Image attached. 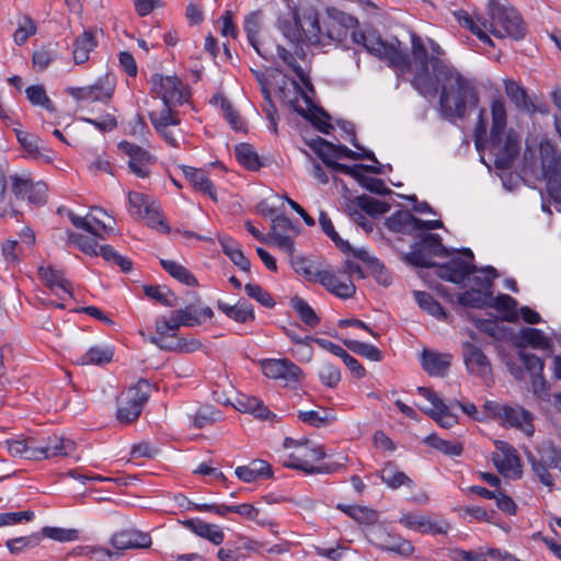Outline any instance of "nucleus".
<instances>
[{
  "mask_svg": "<svg viewBox=\"0 0 561 561\" xmlns=\"http://www.w3.org/2000/svg\"><path fill=\"white\" fill-rule=\"evenodd\" d=\"M518 357L525 366L526 370L533 377H542V371L545 367L543 360L535 354L526 353L524 351H519Z\"/></svg>",
  "mask_w": 561,
  "mask_h": 561,
  "instance_id": "obj_64",
  "label": "nucleus"
},
{
  "mask_svg": "<svg viewBox=\"0 0 561 561\" xmlns=\"http://www.w3.org/2000/svg\"><path fill=\"white\" fill-rule=\"evenodd\" d=\"M8 451L12 456H20L25 459L37 460V440L33 437L26 439H8L5 442Z\"/></svg>",
  "mask_w": 561,
  "mask_h": 561,
  "instance_id": "obj_29",
  "label": "nucleus"
},
{
  "mask_svg": "<svg viewBox=\"0 0 561 561\" xmlns=\"http://www.w3.org/2000/svg\"><path fill=\"white\" fill-rule=\"evenodd\" d=\"M278 28L290 43L297 44L302 39L304 25L297 12L290 19H280Z\"/></svg>",
  "mask_w": 561,
  "mask_h": 561,
  "instance_id": "obj_36",
  "label": "nucleus"
},
{
  "mask_svg": "<svg viewBox=\"0 0 561 561\" xmlns=\"http://www.w3.org/2000/svg\"><path fill=\"white\" fill-rule=\"evenodd\" d=\"M199 298H197L195 302H192L184 308L175 310V317L178 318V320H180L183 327L191 328L201 324V320L197 316V307L199 305Z\"/></svg>",
  "mask_w": 561,
  "mask_h": 561,
  "instance_id": "obj_61",
  "label": "nucleus"
},
{
  "mask_svg": "<svg viewBox=\"0 0 561 561\" xmlns=\"http://www.w3.org/2000/svg\"><path fill=\"white\" fill-rule=\"evenodd\" d=\"M432 55L428 56L422 38L416 33H411V56L414 61L416 71L411 80L412 87L423 96H436V85L434 79V60H440L450 64L443 58L444 49L433 39H428Z\"/></svg>",
  "mask_w": 561,
  "mask_h": 561,
  "instance_id": "obj_3",
  "label": "nucleus"
},
{
  "mask_svg": "<svg viewBox=\"0 0 561 561\" xmlns=\"http://www.w3.org/2000/svg\"><path fill=\"white\" fill-rule=\"evenodd\" d=\"M261 15L262 13L260 11L251 12L248 14L244 19L243 27L250 45L262 58L266 59L267 57L265 53L261 50L257 41V34L261 28Z\"/></svg>",
  "mask_w": 561,
  "mask_h": 561,
  "instance_id": "obj_33",
  "label": "nucleus"
},
{
  "mask_svg": "<svg viewBox=\"0 0 561 561\" xmlns=\"http://www.w3.org/2000/svg\"><path fill=\"white\" fill-rule=\"evenodd\" d=\"M462 352L465 364L470 373L481 377L486 376L490 373V362L478 346L470 342H465L462 344Z\"/></svg>",
  "mask_w": 561,
  "mask_h": 561,
  "instance_id": "obj_15",
  "label": "nucleus"
},
{
  "mask_svg": "<svg viewBox=\"0 0 561 561\" xmlns=\"http://www.w3.org/2000/svg\"><path fill=\"white\" fill-rule=\"evenodd\" d=\"M436 275L454 284H461L471 274L478 273V267L472 263L465 262L461 257H453L444 264H436Z\"/></svg>",
  "mask_w": 561,
  "mask_h": 561,
  "instance_id": "obj_11",
  "label": "nucleus"
},
{
  "mask_svg": "<svg viewBox=\"0 0 561 561\" xmlns=\"http://www.w3.org/2000/svg\"><path fill=\"white\" fill-rule=\"evenodd\" d=\"M234 154L238 162L247 170L257 171L262 163L254 147L248 142H241L236 146Z\"/></svg>",
  "mask_w": 561,
  "mask_h": 561,
  "instance_id": "obj_32",
  "label": "nucleus"
},
{
  "mask_svg": "<svg viewBox=\"0 0 561 561\" xmlns=\"http://www.w3.org/2000/svg\"><path fill=\"white\" fill-rule=\"evenodd\" d=\"M451 356L424 350L422 352V368L430 376L444 377L450 367Z\"/></svg>",
  "mask_w": 561,
  "mask_h": 561,
  "instance_id": "obj_18",
  "label": "nucleus"
},
{
  "mask_svg": "<svg viewBox=\"0 0 561 561\" xmlns=\"http://www.w3.org/2000/svg\"><path fill=\"white\" fill-rule=\"evenodd\" d=\"M489 20L481 21L482 26L495 37L510 36L514 39H522L526 35V25L512 7H505L497 0H489Z\"/></svg>",
  "mask_w": 561,
  "mask_h": 561,
  "instance_id": "obj_4",
  "label": "nucleus"
},
{
  "mask_svg": "<svg viewBox=\"0 0 561 561\" xmlns=\"http://www.w3.org/2000/svg\"><path fill=\"white\" fill-rule=\"evenodd\" d=\"M291 265L296 273L302 275L309 282L320 283L322 271L314 268L312 263L302 256H297L291 260Z\"/></svg>",
  "mask_w": 561,
  "mask_h": 561,
  "instance_id": "obj_53",
  "label": "nucleus"
},
{
  "mask_svg": "<svg viewBox=\"0 0 561 561\" xmlns=\"http://www.w3.org/2000/svg\"><path fill=\"white\" fill-rule=\"evenodd\" d=\"M351 203L356 205L362 211L373 217L383 215L390 210V205L388 203L375 199L365 194L354 197Z\"/></svg>",
  "mask_w": 561,
  "mask_h": 561,
  "instance_id": "obj_37",
  "label": "nucleus"
},
{
  "mask_svg": "<svg viewBox=\"0 0 561 561\" xmlns=\"http://www.w3.org/2000/svg\"><path fill=\"white\" fill-rule=\"evenodd\" d=\"M290 306L307 327L316 328L320 323V317L304 298L295 296L290 300Z\"/></svg>",
  "mask_w": 561,
  "mask_h": 561,
  "instance_id": "obj_38",
  "label": "nucleus"
},
{
  "mask_svg": "<svg viewBox=\"0 0 561 561\" xmlns=\"http://www.w3.org/2000/svg\"><path fill=\"white\" fill-rule=\"evenodd\" d=\"M538 461L550 468H557L561 462V450L557 449L551 443H543L538 448Z\"/></svg>",
  "mask_w": 561,
  "mask_h": 561,
  "instance_id": "obj_58",
  "label": "nucleus"
},
{
  "mask_svg": "<svg viewBox=\"0 0 561 561\" xmlns=\"http://www.w3.org/2000/svg\"><path fill=\"white\" fill-rule=\"evenodd\" d=\"M491 459L501 474L508 476V472H513L514 479L522 477L520 459L518 455L501 457L499 454H493Z\"/></svg>",
  "mask_w": 561,
  "mask_h": 561,
  "instance_id": "obj_39",
  "label": "nucleus"
},
{
  "mask_svg": "<svg viewBox=\"0 0 561 561\" xmlns=\"http://www.w3.org/2000/svg\"><path fill=\"white\" fill-rule=\"evenodd\" d=\"M42 540L39 533L32 534L31 536L16 537L9 539L5 542L7 548L12 554H18L26 548L36 547Z\"/></svg>",
  "mask_w": 561,
  "mask_h": 561,
  "instance_id": "obj_56",
  "label": "nucleus"
},
{
  "mask_svg": "<svg viewBox=\"0 0 561 561\" xmlns=\"http://www.w3.org/2000/svg\"><path fill=\"white\" fill-rule=\"evenodd\" d=\"M138 218L145 219L150 228L161 230L164 233L170 231L168 224L160 217V205L156 201H151L150 205H146L144 213Z\"/></svg>",
  "mask_w": 561,
  "mask_h": 561,
  "instance_id": "obj_44",
  "label": "nucleus"
},
{
  "mask_svg": "<svg viewBox=\"0 0 561 561\" xmlns=\"http://www.w3.org/2000/svg\"><path fill=\"white\" fill-rule=\"evenodd\" d=\"M231 313L230 319L240 323L251 322L255 319L253 306L244 299H239L238 302L233 305Z\"/></svg>",
  "mask_w": 561,
  "mask_h": 561,
  "instance_id": "obj_63",
  "label": "nucleus"
},
{
  "mask_svg": "<svg viewBox=\"0 0 561 561\" xmlns=\"http://www.w3.org/2000/svg\"><path fill=\"white\" fill-rule=\"evenodd\" d=\"M118 149L129 157L128 167L130 171L139 178L149 175L148 165L156 162V158L146 149L123 140L118 144Z\"/></svg>",
  "mask_w": 561,
  "mask_h": 561,
  "instance_id": "obj_10",
  "label": "nucleus"
},
{
  "mask_svg": "<svg viewBox=\"0 0 561 561\" xmlns=\"http://www.w3.org/2000/svg\"><path fill=\"white\" fill-rule=\"evenodd\" d=\"M185 179L197 192L208 195L214 202H217V192L213 182L208 179L205 171L188 165H181Z\"/></svg>",
  "mask_w": 561,
  "mask_h": 561,
  "instance_id": "obj_17",
  "label": "nucleus"
},
{
  "mask_svg": "<svg viewBox=\"0 0 561 561\" xmlns=\"http://www.w3.org/2000/svg\"><path fill=\"white\" fill-rule=\"evenodd\" d=\"M451 407H454V403L449 402V404L445 403V409H428L425 410L424 412L431 419H433L439 426L444 428H450L458 423V416L450 411Z\"/></svg>",
  "mask_w": 561,
  "mask_h": 561,
  "instance_id": "obj_50",
  "label": "nucleus"
},
{
  "mask_svg": "<svg viewBox=\"0 0 561 561\" xmlns=\"http://www.w3.org/2000/svg\"><path fill=\"white\" fill-rule=\"evenodd\" d=\"M504 88L507 98L512 103H514L517 110L530 114L536 113L537 110L535 103L529 99L526 90L516 81L511 79L504 80Z\"/></svg>",
  "mask_w": 561,
  "mask_h": 561,
  "instance_id": "obj_20",
  "label": "nucleus"
},
{
  "mask_svg": "<svg viewBox=\"0 0 561 561\" xmlns=\"http://www.w3.org/2000/svg\"><path fill=\"white\" fill-rule=\"evenodd\" d=\"M386 226L393 232L411 234L414 232V215L409 210H398L387 218Z\"/></svg>",
  "mask_w": 561,
  "mask_h": 561,
  "instance_id": "obj_31",
  "label": "nucleus"
},
{
  "mask_svg": "<svg viewBox=\"0 0 561 561\" xmlns=\"http://www.w3.org/2000/svg\"><path fill=\"white\" fill-rule=\"evenodd\" d=\"M151 385L147 379H139L138 382L128 390V399L138 403L141 409L146 405L150 397Z\"/></svg>",
  "mask_w": 561,
  "mask_h": 561,
  "instance_id": "obj_59",
  "label": "nucleus"
},
{
  "mask_svg": "<svg viewBox=\"0 0 561 561\" xmlns=\"http://www.w3.org/2000/svg\"><path fill=\"white\" fill-rule=\"evenodd\" d=\"M183 525L198 537L207 539L216 546L221 545L225 539L224 531L217 525L205 523L199 518L186 519Z\"/></svg>",
  "mask_w": 561,
  "mask_h": 561,
  "instance_id": "obj_19",
  "label": "nucleus"
},
{
  "mask_svg": "<svg viewBox=\"0 0 561 561\" xmlns=\"http://www.w3.org/2000/svg\"><path fill=\"white\" fill-rule=\"evenodd\" d=\"M319 378L324 386L335 388L341 381L340 368L330 362H323L319 368Z\"/></svg>",
  "mask_w": 561,
  "mask_h": 561,
  "instance_id": "obj_60",
  "label": "nucleus"
},
{
  "mask_svg": "<svg viewBox=\"0 0 561 561\" xmlns=\"http://www.w3.org/2000/svg\"><path fill=\"white\" fill-rule=\"evenodd\" d=\"M38 276L51 290L56 287L64 290L66 295L71 296V284L64 277V273L60 270H56L53 266H39Z\"/></svg>",
  "mask_w": 561,
  "mask_h": 561,
  "instance_id": "obj_27",
  "label": "nucleus"
},
{
  "mask_svg": "<svg viewBox=\"0 0 561 561\" xmlns=\"http://www.w3.org/2000/svg\"><path fill=\"white\" fill-rule=\"evenodd\" d=\"M263 373L268 378L285 379L287 381H298L302 375L300 367L287 358L265 360L263 363Z\"/></svg>",
  "mask_w": 561,
  "mask_h": 561,
  "instance_id": "obj_12",
  "label": "nucleus"
},
{
  "mask_svg": "<svg viewBox=\"0 0 561 561\" xmlns=\"http://www.w3.org/2000/svg\"><path fill=\"white\" fill-rule=\"evenodd\" d=\"M76 448L75 443L71 439L53 436L48 437L44 444L37 443V460L39 459H48L57 456H68Z\"/></svg>",
  "mask_w": 561,
  "mask_h": 561,
  "instance_id": "obj_16",
  "label": "nucleus"
},
{
  "mask_svg": "<svg viewBox=\"0 0 561 561\" xmlns=\"http://www.w3.org/2000/svg\"><path fill=\"white\" fill-rule=\"evenodd\" d=\"M433 81L436 94L439 92L438 111L445 121H462L478 107L480 95L473 80L462 76L451 64L435 59Z\"/></svg>",
  "mask_w": 561,
  "mask_h": 561,
  "instance_id": "obj_1",
  "label": "nucleus"
},
{
  "mask_svg": "<svg viewBox=\"0 0 561 561\" xmlns=\"http://www.w3.org/2000/svg\"><path fill=\"white\" fill-rule=\"evenodd\" d=\"M376 546L382 550L388 552H393L403 557H409L414 552V547L408 540L398 538H388V540L383 543H376Z\"/></svg>",
  "mask_w": 561,
  "mask_h": 561,
  "instance_id": "obj_57",
  "label": "nucleus"
},
{
  "mask_svg": "<svg viewBox=\"0 0 561 561\" xmlns=\"http://www.w3.org/2000/svg\"><path fill=\"white\" fill-rule=\"evenodd\" d=\"M541 169L550 197L561 205V154L541 148Z\"/></svg>",
  "mask_w": 561,
  "mask_h": 561,
  "instance_id": "obj_8",
  "label": "nucleus"
},
{
  "mask_svg": "<svg viewBox=\"0 0 561 561\" xmlns=\"http://www.w3.org/2000/svg\"><path fill=\"white\" fill-rule=\"evenodd\" d=\"M290 107L301 117H304L306 121L310 122L322 134L329 135L331 129H333V126L328 123L323 122L320 117H318L313 112L306 111L304 107L299 105L298 99L295 98L290 102Z\"/></svg>",
  "mask_w": 561,
  "mask_h": 561,
  "instance_id": "obj_52",
  "label": "nucleus"
},
{
  "mask_svg": "<svg viewBox=\"0 0 561 561\" xmlns=\"http://www.w3.org/2000/svg\"><path fill=\"white\" fill-rule=\"evenodd\" d=\"M150 83L165 106L182 105L186 101L182 81L175 76L163 77L154 73L151 76Z\"/></svg>",
  "mask_w": 561,
  "mask_h": 561,
  "instance_id": "obj_9",
  "label": "nucleus"
},
{
  "mask_svg": "<svg viewBox=\"0 0 561 561\" xmlns=\"http://www.w3.org/2000/svg\"><path fill=\"white\" fill-rule=\"evenodd\" d=\"M27 100L35 106H42L49 112H55L56 107L51 100L47 96L46 90L41 84L30 85L25 90Z\"/></svg>",
  "mask_w": 561,
  "mask_h": 561,
  "instance_id": "obj_51",
  "label": "nucleus"
},
{
  "mask_svg": "<svg viewBox=\"0 0 561 561\" xmlns=\"http://www.w3.org/2000/svg\"><path fill=\"white\" fill-rule=\"evenodd\" d=\"M365 49L373 56L387 62V65L402 73L410 72L412 59L407 50L401 49V42L394 38V43H388L376 32H370V38Z\"/></svg>",
  "mask_w": 561,
  "mask_h": 561,
  "instance_id": "obj_5",
  "label": "nucleus"
},
{
  "mask_svg": "<svg viewBox=\"0 0 561 561\" xmlns=\"http://www.w3.org/2000/svg\"><path fill=\"white\" fill-rule=\"evenodd\" d=\"M12 193L16 199H27L28 204L35 207H42L47 202V185L37 181L34 182L27 175H11Z\"/></svg>",
  "mask_w": 561,
  "mask_h": 561,
  "instance_id": "obj_7",
  "label": "nucleus"
},
{
  "mask_svg": "<svg viewBox=\"0 0 561 561\" xmlns=\"http://www.w3.org/2000/svg\"><path fill=\"white\" fill-rule=\"evenodd\" d=\"M98 45L94 33L84 31L73 42V60L77 65L83 64L89 59V53Z\"/></svg>",
  "mask_w": 561,
  "mask_h": 561,
  "instance_id": "obj_28",
  "label": "nucleus"
},
{
  "mask_svg": "<svg viewBox=\"0 0 561 561\" xmlns=\"http://www.w3.org/2000/svg\"><path fill=\"white\" fill-rule=\"evenodd\" d=\"M492 126L485 147L494 157V165L499 170L510 169L520 150V140L514 129L506 130L507 115L503 99H494L491 103Z\"/></svg>",
  "mask_w": 561,
  "mask_h": 561,
  "instance_id": "obj_2",
  "label": "nucleus"
},
{
  "mask_svg": "<svg viewBox=\"0 0 561 561\" xmlns=\"http://www.w3.org/2000/svg\"><path fill=\"white\" fill-rule=\"evenodd\" d=\"M378 476L388 488L396 490L400 486L413 488V481L403 472L400 471L397 465L392 461L385 463Z\"/></svg>",
  "mask_w": 561,
  "mask_h": 561,
  "instance_id": "obj_23",
  "label": "nucleus"
},
{
  "mask_svg": "<svg viewBox=\"0 0 561 561\" xmlns=\"http://www.w3.org/2000/svg\"><path fill=\"white\" fill-rule=\"evenodd\" d=\"M319 224L322 228V231L333 241L335 247L343 253H348L353 250L351 243L346 240H343L340 234L335 231L332 220L328 216V214L323 210L319 214Z\"/></svg>",
  "mask_w": 561,
  "mask_h": 561,
  "instance_id": "obj_41",
  "label": "nucleus"
},
{
  "mask_svg": "<svg viewBox=\"0 0 561 561\" xmlns=\"http://www.w3.org/2000/svg\"><path fill=\"white\" fill-rule=\"evenodd\" d=\"M423 442L427 446L437 449L447 456H460L463 451V447L460 443L443 439L436 434L426 436Z\"/></svg>",
  "mask_w": 561,
  "mask_h": 561,
  "instance_id": "obj_42",
  "label": "nucleus"
},
{
  "mask_svg": "<svg viewBox=\"0 0 561 561\" xmlns=\"http://www.w3.org/2000/svg\"><path fill=\"white\" fill-rule=\"evenodd\" d=\"M414 298L421 309L428 312L433 317L438 320H448V313L444 310L438 301L434 299V297L426 291H414Z\"/></svg>",
  "mask_w": 561,
  "mask_h": 561,
  "instance_id": "obj_34",
  "label": "nucleus"
},
{
  "mask_svg": "<svg viewBox=\"0 0 561 561\" xmlns=\"http://www.w3.org/2000/svg\"><path fill=\"white\" fill-rule=\"evenodd\" d=\"M237 409L243 413L253 414L261 420L275 417V414L256 397L241 396L237 399Z\"/></svg>",
  "mask_w": 561,
  "mask_h": 561,
  "instance_id": "obj_26",
  "label": "nucleus"
},
{
  "mask_svg": "<svg viewBox=\"0 0 561 561\" xmlns=\"http://www.w3.org/2000/svg\"><path fill=\"white\" fill-rule=\"evenodd\" d=\"M517 306V301L511 297L507 294H501L496 297L491 295L489 297L488 307L494 308L499 311H505L507 312L502 317V320L507 322H517L518 321V314L515 311V308Z\"/></svg>",
  "mask_w": 561,
  "mask_h": 561,
  "instance_id": "obj_30",
  "label": "nucleus"
},
{
  "mask_svg": "<svg viewBox=\"0 0 561 561\" xmlns=\"http://www.w3.org/2000/svg\"><path fill=\"white\" fill-rule=\"evenodd\" d=\"M278 57L296 73L299 80L305 84L309 91H313V85L304 71L302 67L297 62L293 54L282 45H277Z\"/></svg>",
  "mask_w": 561,
  "mask_h": 561,
  "instance_id": "obj_46",
  "label": "nucleus"
},
{
  "mask_svg": "<svg viewBox=\"0 0 561 561\" xmlns=\"http://www.w3.org/2000/svg\"><path fill=\"white\" fill-rule=\"evenodd\" d=\"M304 21L307 25V28H304L302 35L306 36L307 41L311 45L319 44L321 27H320L318 13L316 11H311L307 14H304Z\"/></svg>",
  "mask_w": 561,
  "mask_h": 561,
  "instance_id": "obj_55",
  "label": "nucleus"
},
{
  "mask_svg": "<svg viewBox=\"0 0 561 561\" xmlns=\"http://www.w3.org/2000/svg\"><path fill=\"white\" fill-rule=\"evenodd\" d=\"M111 545L116 550L127 549H145L151 545V537L147 533L137 529H124L115 533L111 540Z\"/></svg>",
  "mask_w": 561,
  "mask_h": 561,
  "instance_id": "obj_13",
  "label": "nucleus"
},
{
  "mask_svg": "<svg viewBox=\"0 0 561 561\" xmlns=\"http://www.w3.org/2000/svg\"><path fill=\"white\" fill-rule=\"evenodd\" d=\"M141 407L138 403L129 401L127 398L126 402H123L116 412V417L121 423H131L136 421L141 414Z\"/></svg>",
  "mask_w": 561,
  "mask_h": 561,
  "instance_id": "obj_62",
  "label": "nucleus"
},
{
  "mask_svg": "<svg viewBox=\"0 0 561 561\" xmlns=\"http://www.w3.org/2000/svg\"><path fill=\"white\" fill-rule=\"evenodd\" d=\"M160 264L165 272L172 277L178 279L180 283L187 286H197L198 282L196 277L183 265L171 260H160Z\"/></svg>",
  "mask_w": 561,
  "mask_h": 561,
  "instance_id": "obj_40",
  "label": "nucleus"
},
{
  "mask_svg": "<svg viewBox=\"0 0 561 561\" xmlns=\"http://www.w3.org/2000/svg\"><path fill=\"white\" fill-rule=\"evenodd\" d=\"M401 524L413 530L431 534H446L449 529L447 522H433L425 516L407 515L400 520Z\"/></svg>",
  "mask_w": 561,
  "mask_h": 561,
  "instance_id": "obj_22",
  "label": "nucleus"
},
{
  "mask_svg": "<svg viewBox=\"0 0 561 561\" xmlns=\"http://www.w3.org/2000/svg\"><path fill=\"white\" fill-rule=\"evenodd\" d=\"M320 284L325 287L328 291L341 299L351 298L356 291V287L351 279L342 282L330 271H322Z\"/></svg>",
  "mask_w": 561,
  "mask_h": 561,
  "instance_id": "obj_21",
  "label": "nucleus"
},
{
  "mask_svg": "<svg viewBox=\"0 0 561 561\" xmlns=\"http://www.w3.org/2000/svg\"><path fill=\"white\" fill-rule=\"evenodd\" d=\"M222 252L237 265L241 271L249 272L251 263L240 249L238 242L230 237H218Z\"/></svg>",
  "mask_w": 561,
  "mask_h": 561,
  "instance_id": "obj_25",
  "label": "nucleus"
},
{
  "mask_svg": "<svg viewBox=\"0 0 561 561\" xmlns=\"http://www.w3.org/2000/svg\"><path fill=\"white\" fill-rule=\"evenodd\" d=\"M343 344L353 353L365 357L373 362H380L382 356L381 352L374 345L359 342L356 340H343Z\"/></svg>",
  "mask_w": 561,
  "mask_h": 561,
  "instance_id": "obj_48",
  "label": "nucleus"
},
{
  "mask_svg": "<svg viewBox=\"0 0 561 561\" xmlns=\"http://www.w3.org/2000/svg\"><path fill=\"white\" fill-rule=\"evenodd\" d=\"M68 243L75 244L77 248H79L80 251L83 253L91 255V256H98L100 255V247L96 242L95 238H90L88 236L77 233L73 231H68Z\"/></svg>",
  "mask_w": 561,
  "mask_h": 561,
  "instance_id": "obj_45",
  "label": "nucleus"
},
{
  "mask_svg": "<svg viewBox=\"0 0 561 561\" xmlns=\"http://www.w3.org/2000/svg\"><path fill=\"white\" fill-rule=\"evenodd\" d=\"M113 355V351L108 347L94 346L83 354L77 362L80 365H105L112 360Z\"/></svg>",
  "mask_w": 561,
  "mask_h": 561,
  "instance_id": "obj_47",
  "label": "nucleus"
},
{
  "mask_svg": "<svg viewBox=\"0 0 561 561\" xmlns=\"http://www.w3.org/2000/svg\"><path fill=\"white\" fill-rule=\"evenodd\" d=\"M333 12L334 14L332 16L340 23V26L332 25L328 27L327 36L333 41H342L346 37V28L357 25L358 21L356 18L343 12L336 10H333Z\"/></svg>",
  "mask_w": 561,
  "mask_h": 561,
  "instance_id": "obj_35",
  "label": "nucleus"
},
{
  "mask_svg": "<svg viewBox=\"0 0 561 561\" xmlns=\"http://www.w3.org/2000/svg\"><path fill=\"white\" fill-rule=\"evenodd\" d=\"M100 255L112 264L119 266L122 272L129 273L133 270V262L126 257L117 253L113 247L111 245H101L100 247Z\"/></svg>",
  "mask_w": 561,
  "mask_h": 561,
  "instance_id": "obj_54",
  "label": "nucleus"
},
{
  "mask_svg": "<svg viewBox=\"0 0 561 561\" xmlns=\"http://www.w3.org/2000/svg\"><path fill=\"white\" fill-rule=\"evenodd\" d=\"M500 417L506 425L517 428L523 427L524 424H529L531 421V415L528 411L508 405H504Z\"/></svg>",
  "mask_w": 561,
  "mask_h": 561,
  "instance_id": "obj_43",
  "label": "nucleus"
},
{
  "mask_svg": "<svg viewBox=\"0 0 561 561\" xmlns=\"http://www.w3.org/2000/svg\"><path fill=\"white\" fill-rule=\"evenodd\" d=\"M489 297L476 288L465 290L457 296L458 305L467 308L483 309L488 307Z\"/></svg>",
  "mask_w": 561,
  "mask_h": 561,
  "instance_id": "obj_49",
  "label": "nucleus"
},
{
  "mask_svg": "<svg viewBox=\"0 0 561 561\" xmlns=\"http://www.w3.org/2000/svg\"><path fill=\"white\" fill-rule=\"evenodd\" d=\"M66 93L72 96L78 102L93 101L106 103L112 99L113 88L104 89L102 80H98L94 84L88 87H68Z\"/></svg>",
  "mask_w": 561,
  "mask_h": 561,
  "instance_id": "obj_14",
  "label": "nucleus"
},
{
  "mask_svg": "<svg viewBox=\"0 0 561 561\" xmlns=\"http://www.w3.org/2000/svg\"><path fill=\"white\" fill-rule=\"evenodd\" d=\"M420 241L414 242L412 251L402 255V260L415 267L430 268L437 263L432 257H447L450 251L443 244L442 237L437 233L426 232L420 236Z\"/></svg>",
  "mask_w": 561,
  "mask_h": 561,
  "instance_id": "obj_6",
  "label": "nucleus"
},
{
  "mask_svg": "<svg viewBox=\"0 0 561 561\" xmlns=\"http://www.w3.org/2000/svg\"><path fill=\"white\" fill-rule=\"evenodd\" d=\"M520 341L516 343V346L524 348L529 345L534 348L549 351L551 348V341L543 334L539 329L525 327L519 330Z\"/></svg>",
  "mask_w": 561,
  "mask_h": 561,
  "instance_id": "obj_24",
  "label": "nucleus"
}]
</instances>
